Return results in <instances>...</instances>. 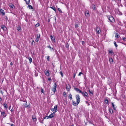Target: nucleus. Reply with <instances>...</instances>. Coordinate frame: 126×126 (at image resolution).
Segmentation results:
<instances>
[{"label":"nucleus","mask_w":126,"mask_h":126,"mask_svg":"<svg viewBox=\"0 0 126 126\" xmlns=\"http://www.w3.org/2000/svg\"><path fill=\"white\" fill-rule=\"evenodd\" d=\"M50 38L52 41L55 42V40L54 38H53L52 35H50Z\"/></svg>","instance_id":"21"},{"label":"nucleus","mask_w":126,"mask_h":126,"mask_svg":"<svg viewBox=\"0 0 126 126\" xmlns=\"http://www.w3.org/2000/svg\"><path fill=\"white\" fill-rule=\"evenodd\" d=\"M9 109L12 112L14 111V109L11 106H10L9 108Z\"/></svg>","instance_id":"22"},{"label":"nucleus","mask_w":126,"mask_h":126,"mask_svg":"<svg viewBox=\"0 0 126 126\" xmlns=\"http://www.w3.org/2000/svg\"><path fill=\"white\" fill-rule=\"evenodd\" d=\"M119 14L120 15H122V13L121 12H119Z\"/></svg>","instance_id":"56"},{"label":"nucleus","mask_w":126,"mask_h":126,"mask_svg":"<svg viewBox=\"0 0 126 126\" xmlns=\"http://www.w3.org/2000/svg\"><path fill=\"white\" fill-rule=\"evenodd\" d=\"M55 114V113L53 112V113H51L49 116H47V119L49 118H53Z\"/></svg>","instance_id":"5"},{"label":"nucleus","mask_w":126,"mask_h":126,"mask_svg":"<svg viewBox=\"0 0 126 126\" xmlns=\"http://www.w3.org/2000/svg\"><path fill=\"white\" fill-rule=\"evenodd\" d=\"M48 80L51 81V79L50 78H48Z\"/></svg>","instance_id":"50"},{"label":"nucleus","mask_w":126,"mask_h":126,"mask_svg":"<svg viewBox=\"0 0 126 126\" xmlns=\"http://www.w3.org/2000/svg\"><path fill=\"white\" fill-rule=\"evenodd\" d=\"M48 47L50 49V50L51 51H52V50L53 51L54 50V49H53V48H52L50 46H49L47 47Z\"/></svg>","instance_id":"29"},{"label":"nucleus","mask_w":126,"mask_h":126,"mask_svg":"<svg viewBox=\"0 0 126 126\" xmlns=\"http://www.w3.org/2000/svg\"><path fill=\"white\" fill-rule=\"evenodd\" d=\"M3 106L4 107L5 109H7L8 108V106L7 104H6V103H4L3 104Z\"/></svg>","instance_id":"17"},{"label":"nucleus","mask_w":126,"mask_h":126,"mask_svg":"<svg viewBox=\"0 0 126 126\" xmlns=\"http://www.w3.org/2000/svg\"><path fill=\"white\" fill-rule=\"evenodd\" d=\"M11 125V126H13L14 125L13 124H12Z\"/></svg>","instance_id":"57"},{"label":"nucleus","mask_w":126,"mask_h":126,"mask_svg":"<svg viewBox=\"0 0 126 126\" xmlns=\"http://www.w3.org/2000/svg\"><path fill=\"white\" fill-rule=\"evenodd\" d=\"M41 92L42 93H44V90L43 89H41Z\"/></svg>","instance_id":"46"},{"label":"nucleus","mask_w":126,"mask_h":126,"mask_svg":"<svg viewBox=\"0 0 126 126\" xmlns=\"http://www.w3.org/2000/svg\"><path fill=\"white\" fill-rule=\"evenodd\" d=\"M119 35L117 33H116L115 34V37L116 38H118L119 37Z\"/></svg>","instance_id":"27"},{"label":"nucleus","mask_w":126,"mask_h":126,"mask_svg":"<svg viewBox=\"0 0 126 126\" xmlns=\"http://www.w3.org/2000/svg\"><path fill=\"white\" fill-rule=\"evenodd\" d=\"M74 89L77 92H79V93H82V92L79 89L75 87L74 88Z\"/></svg>","instance_id":"13"},{"label":"nucleus","mask_w":126,"mask_h":126,"mask_svg":"<svg viewBox=\"0 0 126 126\" xmlns=\"http://www.w3.org/2000/svg\"><path fill=\"white\" fill-rule=\"evenodd\" d=\"M51 110L54 112V113L56 112L57 111V106L56 105L54 106V108L51 109Z\"/></svg>","instance_id":"3"},{"label":"nucleus","mask_w":126,"mask_h":126,"mask_svg":"<svg viewBox=\"0 0 126 126\" xmlns=\"http://www.w3.org/2000/svg\"><path fill=\"white\" fill-rule=\"evenodd\" d=\"M17 29L18 31L19 32L21 30V28L20 26L18 25L17 26Z\"/></svg>","instance_id":"23"},{"label":"nucleus","mask_w":126,"mask_h":126,"mask_svg":"<svg viewBox=\"0 0 126 126\" xmlns=\"http://www.w3.org/2000/svg\"><path fill=\"white\" fill-rule=\"evenodd\" d=\"M27 107V108H30V104H29V105H27L25 107Z\"/></svg>","instance_id":"40"},{"label":"nucleus","mask_w":126,"mask_h":126,"mask_svg":"<svg viewBox=\"0 0 126 126\" xmlns=\"http://www.w3.org/2000/svg\"><path fill=\"white\" fill-rule=\"evenodd\" d=\"M75 76H76L75 74V73L74 74V75H73V78H75Z\"/></svg>","instance_id":"51"},{"label":"nucleus","mask_w":126,"mask_h":126,"mask_svg":"<svg viewBox=\"0 0 126 126\" xmlns=\"http://www.w3.org/2000/svg\"><path fill=\"white\" fill-rule=\"evenodd\" d=\"M111 105H112V107L113 108V110H116V107H115V105H114V104L112 102H111Z\"/></svg>","instance_id":"14"},{"label":"nucleus","mask_w":126,"mask_h":126,"mask_svg":"<svg viewBox=\"0 0 126 126\" xmlns=\"http://www.w3.org/2000/svg\"><path fill=\"white\" fill-rule=\"evenodd\" d=\"M83 95V96L86 98V97H89V95L88 93L86 92H82V93H81Z\"/></svg>","instance_id":"6"},{"label":"nucleus","mask_w":126,"mask_h":126,"mask_svg":"<svg viewBox=\"0 0 126 126\" xmlns=\"http://www.w3.org/2000/svg\"><path fill=\"white\" fill-rule=\"evenodd\" d=\"M109 60L110 63L113 62V60L111 58H110Z\"/></svg>","instance_id":"32"},{"label":"nucleus","mask_w":126,"mask_h":126,"mask_svg":"<svg viewBox=\"0 0 126 126\" xmlns=\"http://www.w3.org/2000/svg\"><path fill=\"white\" fill-rule=\"evenodd\" d=\"M109 20L110 22H113L114 21V19L113 17L112 16H108Z\"/></svg>","instance_id":"1"},{"label":"nucleus","mask_w":126,"mask_h":126,"mask_svg":"<svg viewBox=\"0 0 126 126\" xmlns=\"http://www.w3.org/2000/svg\"><path fill=\"white\" fill-rule=\"evenodd\" d=\"M26 3L27 4H28L30 1V0H26Z\"/></svg>","instance_id":"31"},{"label":"nucleus","mask_w":126,"mask_h":126,"mask_svg":"<svg viewBox=\"0 0 126 126\" xmlns=\"http://www.w3.org/2000/svg\"><path fill=\"white\" fill-rule=\"evenodd\" d=\"M113 43L114 44V46H115L116 47H117L118 46V45H117L116 44V42H115V41H114V43Z\"/></svg>","instance_id":"34"},{"label":"nucleus","mask_w":126,"mask_h":126,"mask_svg":"<svg viewBox=\"0 0 126 126\" xmlns=\"http://www.w3.org/2000/svg\"><path fill=\"white\" fill-rule=\"evenodd\" d=\"M1 27L3 30H6L7 29L6 28L4 25H3V26H1Z\"/></svg>","instance_id":"24"},{"label":"nucleus","mask_w":126,"mask_h":126,"mask_svg":"<svg viewBox=\"0 0 126 126\" xmlns=\"http://www.w3.org/2000/svg\"><path fill=\"white\" fill-rule=\"evenodd\" d=\"M28 6L29 7V9H33V7L31 5H29Z\"/></svg>","instance_id":"33"},{"label":"nucleus","mask_w":126,"mask_h":126,"mask_svg":"<svg viewBox=\"0 0 126 126\" xmlns=\"http://www.w3.org/2000/svg\"><path fill=\"white\" fill-rule=\"evenodd\" d=\"M47 116H46L45 117H44V118L43 119V120H44V119H47Z\"/></svg>","instance_id":"49"},{"label":"nucleus","mask_w":126,"mask_h":126,"mask_svg":"<svg viewBox=\"0 0 126 126\" xmlns=\"http://www.w3.org/2000/svg\"><path fill=\"white\" fill-rule=\"evenodd\" d=\"M2 100V99L1 97H0V102Z\"/></svg>","instance_id":"59"},{"label":"nucleus","mask_w":126,"mask_h":126,"mask_svg":"<svg viewBox=\"0 0 126 126\" xmlns=\"http://www.w3.org/2000/svg\"><path fill=\"white\" fill-rule=\"evenodd\" d=\"M47 21L48 22H49L50 21V19H48V20H47Z\"/></svg>","instance_id":"58"},{"label":"nucleus","mask_w":126,"mask_h":126,"mask_svg":"<svg viewBox=\"0 0 126 126\" xmlns=\"http://www.w3.org/2000/svg\"><path fill=\"white\" fill-rule=\"evenodd\" d=\"M1 115L2 116H3V117H6L7 115L6 114L5 111H4L1 112Z\"/></svg>","instance_id":"10"},{"label":"nucleus","mask_w":126,"mask_h":126,"mask_svg":"<svg viewBox=\"0 0 126 126\" xmlns=\"http://www.w3.org/2000/svg\"><path fill=\"white\" fill-rule=\"evenodd\" d=\"M70 85L68 84V85H66V88L67 90L68 91H69L70 89Z\"/></svg>","instance_id":"12"},{"label":"nucleus","mask_w":126,"mask_h":126,"mask_svg":"<svg viewBox=\"0 0 126 126\" xmlns=\"http://www.w3.org/2000/svg\"><path fill=\"white\" fill-rule=\"evenodd\" d=\"M10 119H11V121H11L12 119H11V118H10Z\"/></svg>","instance_id":"62"},{"label":"nucleus","mask_w":126,"mask_h":126,"mask_svg":"<svg viewBox=\"0 0 126 126\" xmlns=\"http://www.w3.org/2000/svg\"><path fill=\"white\" fill-rule=\"evenodd\" d=\"M82 45H83L84 43V41H82Z\"/></svg>","instance_id":"53"},{"label":"nucleus","mask_w":126,"mask_h":126,"mask_svg":"<svg viewBox=\"0 0 126 126\" xmlns=\"http://www.w3.org/2000/svg\"><path fill=\"white\" fill-rule=\"evenodd\" d=\"M109 110L110 113L112 114L113 113V110L112 108H109Z\"/></svg>","instance_id":"18"},{"label":"nucleus","mask_w":126,"mask_h":126,"mask_svg":"<svg viewBox=\"0 0 126 126\" xmlns=\"http://www.w3.org/2000/svg\"><path fill=\"white\" fill-rule=\"evenodd\" d=\"M49 56H48L47 57V60L48 61H49Z\"/></svg>","instance_id":"44"},{"label":"nucleus","mask_w":126,"mask_h":126,"mask_svg":"<svg viewBox=\"0 0 126 126\" xmlns=\"http://www.w3.org/2000/svg\"><path fill=\"white\" fill-rule=\"evenodd\" d=\"M62 77H63V72L62 71H60V73Z\"/></svg>","instance_id":"38"},{"label":"nucleus","mask_w":126,"mask_h":126,"mask_svg":"<svg viewBox=\"0 0 126 126\" xmlns=\"http://www.w3.org/2000/svg\"><path fill=\"white\" fill-rule=\"evenodd\" d=\"M96 31L97 33L98 34H99L100 32H101L100 28V27H96Z\"/></svg>","instance_id":"7"},{"label":"nucleus","mask_w":126,"mask_h":126,"mask_svg":"<svg viewBox=\"0 0 126 126\" xmlns=\"http://www.w3.org/2000/svg\"><path fill=\"white\" fill-rule=\"evenodd\" d=\"M44 73L46 75L48 76L49 75V72L48 70H46L44 71Z\"/></svg>","instance_id":"9"},{"label":"nucleus","mask_w":126,"mask_h":126,"mask_svg":"<svg viewBox=\"0 0 126 126\" xmlns=\"http://www.w3.org/2000/svg\"><path fill=\"white\" fill-rule=\"evenodd\" d=\"M43 121H44V120L43 119V120L41 122L42 123V124H43L44 123V122H43Z\"/></svg>","instance_id":"55"},{"label":"nucleus","mask_w":126,"mask_h":126,"mask_svg":"<svg viewBox=\"0 0 126 126\" xmlns=\"http://www.w3.org/2000/svg\"><path fill=\"white\" fill-rule=\"evenodd\" d=\"M72 104L74 106H76L77 105V103H76V102L75 101H74L73 100L72 101Z\"/></svg>","instance_id":"20"},{"label":"nucleus","mask_w":126,"mask_h":126,"mask_svg":"<svg viewBox=\"0 0 126 126\" xmlns=\"http://www.w3.org/2000/svg\"><path fill=\"white\" fill-rule=\"evenodd\" d=\"M85 16L87 17H89V11H86L85 12Z\"/></svg>","instance_id":"15"},{"label":"nucleus","mask_w":126,"mask_h":126,"mask_svg":"<svg viewBox=\"0 0 126 126\" xmlns=\"http://www.w3.org/2000/svg\"><path fill=\"white\" fill-rule=\"evenodd\" d=\"M78 27V26L77 25H75L76 28H77V27Z\"/></svg>","instance_id":"54"},{"label":"nucleus","mask_w":126,"mask_h":126,"mask_svg":"<svg viewBox=\"0 0 126 126\" xmlns=\"http://www.w3.org/2000/svg\"><path fill=\"white\" fill-rule=\"evenodd\" d=\"M92 8L93 10H95L96 7H95V5H94V7H93Z\"/></svg>","instance_id":"45"},{"label":"nucleus","mask_w":126,"mask_h":126,"mask_svg":"<svg viewBox=\"0 0 126 126\" xmlns=\"http://www.w3.org/2000/svg\"><path fill=\"white\" fill-rule=\"evenodd\" d=\"M83 74V73L82 72H79V74L78 75L79 76H80L81 75V74Z\"/></svg>","instance_id":"48"},{"label":"nucleus","mask_w":126,"mask_h":126,"mask_svg":"<svg viewBox=\"0 0 126 126\" xmlns=\"http://www.w3.org/2000/svg\"><path fill=\"white\" fill-rule=\"evenodd\" d=\"M40 37V34L38 33L37 35V37L35 40V41L36 42H38L39 41V39Z\"/></svg>","instance_id":"8"},{"label":"nucleus","mask_w":126,"mask_h":126,"mask_svg":"<svg viewBox=\"0 0 126 126\" xmlns=\"http://www.w3.org/2000/svg\"><path fill=\"white\" fill-rule=\"evenodd\" d=\"M93 124V125L94 126H95L94 124Z\"/></svg>","instance_id":"61"},{"label":"nucleus","mask_w":126,"mask_h":126,"mask_svg":"<svg viewBox=\"0 0 126 126\" xmlns=\"http://www.w3.org/2000/svg\"><path fill=\"white\" fill-rule=\"evenodd\" d=\"M9 7L10 8H13V7L14 6V5L12 3L9 4Z\"/></svg>","instance_id":"19"},{"label":"nucleus","mask_w":126,"mask_h":126,"mask_svg":"<svg viewBox=\"0 0 126 126\" xmlns=\"http://www.w3.org/2000/svg\"><path fill=\"white\" fill-rule=\"evenodd\" d=\"M86 104H87V105L88 106H89L90 105L89 103V102H88V101H86Z\"/></svg>","instance_id":"42"},{"label":"nucleus","mask_w":126,"mask_h":126,"mask_svg":"<svg viewBox=\"0 0 126 126\" xmlns=\"http://www.w3.org/2000/svg\"><path fill=\"white\" fill-rule=\"evenodd\" d=\"M63 95L65 97H66L67 96V94L65 92H64L63 93Z\"/></svg>","instance_id":"36"},{"label":"nucleus","mask_w":126,"mask_h":126,"mask_svg":"<svg viewBox=\"0 0 126 126\" xmlns=\"http://www.w3.org/2000/svg\"><path fill=\"white\" fill-rule=\"evenodd\" d=\"M109 52L111 54L112 53H113V51L112 50H110L109 51Z\"/></svg>","instance_id":"43"},{"label":"nucleus","mask_w":126,"mask_h":126,"mask_svg":"<svg viewBox=\"0 0 126 126\" xmlns=\"http://www.w3.org/2000/svg\"><path fill=\"white\" fill-rule=\"evenodd\" d=\"M0 93L2 94H3V92L2 90H0Z\"/></svg>","instance_id":"52"},{"label":"nucleus","mask_w":126,"mask_h":126,"mask_svg":"<svg viewBox=\"0 0 126 126\" xmlns=\"http://www.w3.org/2000/svg\"><path fill=\"white\" fill-rule=\"evenodd\" d=\"M89 94H93V93L92 92V91H90L89 89Z\"/></svg>","instance_id":"39"},{"label":"nucleus","mask_w":126,"mask_h":126,"mask_svg":"<svg viewBox=\"0 0 126 126\" xmlns=\"http://www.w3.org/2000/svg\"><path fill=\"white\" fill-rule=\"evenodd\" d=\"M10 64L11 65H12L13 64L12 62H11L10 63Z\"/></svg>","instance_id":"60"},{"label":"nucleus","mask_w":126,"mask_h":126,"mask_svg":"<svg viewBox=\"0 0 126 126\" xmlns=\"http://www.w3.org/2000/svg\"><path fill=\"white\" fill-rule=\"evenodd\" d=\"M0 13H1L3 16L5 15V13L4 11L2 9H0Z\"/></svg>","instance_id":"16"},{"label":"nucleus","mask_w":126,"mask_h":126,"mask_svg":"<svg viewBox=\"0 0 126 126\" xmlns=\"http://www.w3.org/2000/svg\"><path fill=\"white\" fill-rule=\"evenodd\" d=\"M55 11H56V9L55 7L54 6L50 7Z\"/></svg>","instance_id":"30"},{"label":"nucleus","mask_w":126,"mask_h":126,"mask_svg":"<svg viewBox=\"0 0 126 126\" xmlns=\"http://www.w3.org/2000/svg\"><path fill=\"white\" fill-rule=\"evenodd\" d=\"M32 119L33 120V121L36 123L37 121V119L36 118L35 116L33 115L32 116Z\"/></svg>","instance_id":"11"},{"label":"nucleus","mask_w":126,"mask_h":126,"mask_svg":"<svg viewBox=\"0 0 126 126\" xmlns=\"http://www.w3.org/2000/svg\"><path fill=\"white\" fill-rule=\"evenodd\" d=\"M105 103L107 104H109L108 100L107 99H106L105 100Z\"/></svg>","instance_id":"26"},{"label":"nucleus","mask_w":126,"mask_h":126,"mask_svg":"<svg viewBox=\"0 0 126 126\" xmlns=\"http://www.w3.org/2000/svg\"><path fill=\"white\" fill-rule=\"evenodd\" d=\"M58 10L60 13H62V11L59 8H58Z\"/></svg>","instance_id":"41"},{"label":"nucleus","mask_w":126,"mask_h":126,"mask_svg":"<svg viewBox=\"0 0 126 126\" xmlns=\"http://www.w3.org/2000/svg\"><path fill=\"white\" fill-rule=\"evenodd\" d=\"M39 26V24L38 23L36 24V25L35 26L36 27H38Z\"/></svg>","instance_id":"47"},{"label":"nucleus","mask_w":126,"mask_h":126,"mask_svg":"<svg viewBox=\"0 0 126 126\" xmlns=\"http://www.w3.org/2000/svg\"><path fill=\"white\" fill-rule=\"evenodd\" d=\"M76 99L77 100V105L79 104L80 101V96L79 95H77L76 96Z\"/></svg>","instance_id":"4"},{"label":"nucleus","mask_w":126,"mask_h":126,"mask_svg":"<svg viewBox=\"0 0 126 126\" xmlns=\"http://www.w3.org/2000/svg\"><path fill=\"white\" fill-rule=\"evenodd\" d=\"M56 86L57 85L56 83H54L53 86V88L52 89V91H53L54 93H55L56 91Z\"/></svg>","instance_id":"2"},{"label":"nucleus","mask_w":126,"mask_h":126,"mask_svg":"<svg viewBox=\"0 0 126 126\" xmlns=\"http://www.w3.org/2000/svg\"><path fill=\"white\" fill-rule=\"evenodd\" d=\"M34 42V41L33 40L32 41V42Z\"/></svg>","instance_id":"63"},{"label":"nucleus","mask_w":126,"mask_h":126,"mask_svg":"<svg viewBox=\"0 0 126 126\" xmlns=\"http://www.w3.org/2000/svg\"><path fill=\"white\" fill-rule=\"evenodd\" d=\"M28 59L30 61V63H31L32 62V58L30 57H29L28 58Z\"/></svg>","instance_id":"25"},{"label":"nucleus","mask_w":126,"mask_h":126,"mask_svg":"<svg viewBox=\"0 0 126 126\" xmlns=\"http://www.w3.org/2000/svg\"><path fill=\"white\" fill-rule=\"evenodd\" d=\"M27 103V102L26 101V104Z\"/></svg>","instance_id":"64"},{"label":"nucleus","mask_w":126,"mask_h":126,"mask_svg":"<svg viewBox=\"0 0 126 126\" xmlns=\"http://www.w3.org/2000/svg\"><path fill=\"white\" fill-rule=\"evenodd\" d=\"M72 95L71 94H70L68 96V98L69 99H70L71 100H72Z\"/></svg>","instance_id":"28"},{"label":"nucleus","mask_w":126,"mask_h":126,"mask_svg":"<svg viewBox=\"0 0 126 126\" xmlns=\"http://www.w3.org/2000/svg\"><path fill=\"white\" fill-rule=\"evenodd\" d=\"M123 40L125 42H126V38L124 37H122Z\"/></svg>","instance_id":"35"},{"label":"nucleus","mask_w":126,"mask_h":126,"mask_svg":"<svg viewBox=\"0 0 126 126\" xmlns=\"http://www.w3.org/2000/svg\"><path fill=\"white\" fill-rule=\"evenodd\" d=\"M69 45L68 43H67L65 45V47L67 48H68L69 47Z\"/></svg>","instance_id":"37"}]
</instances>
